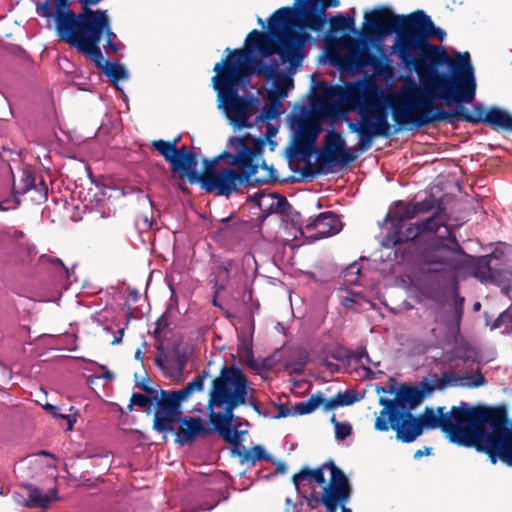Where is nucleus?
Masks as SVG:
<instances>
[{"instance_id": "obj_43", "label": "nucleus", "mask_w": 512, "mask_h": 512, "mask_svg": "<svg viewBox=\"0 0 512 512\" xmlns=\"http://www.w3.org/2000/svg\"><path fill=\"white\" fill-rule=\"evenodd\" d=\"M281 107L282 104L279 98L276 97L273 92H270L269 104L263 108L260 117L264 120H275L282 113V111L280 110Z\"/></svg>"}, {"instance_id": "obj_35", "label": "nucleus", "mask_w": 512, "mask_h": 512, "mask_svg": "<svg viewBox=\"0 0 512 512\" xmlns=\"http://www.w3.org/2000/svg\"><path fill=\"white\" fill-rule=\"evenodd\" d=\"M490 260L491 256H483L479 258L471 256V261L464 271L471 270L472 275L481 282L489 280L493 277Z\"/></svg>"}, {"instance_id": "obj_52", "label": "nucleus", "mask_w": 512, "mask_h": 512, "mask_svg": "<svg viewBox=\"0 0 512 512\" xmlns=\"http://www.w3.org/2000/svg\"><path fill=\"white\" fill-rule=\"evenodd\" d=\"M413 210L415 211V217L419 214H424L432 211L435 207L433 199H425L419 202H410Z\"/></svg>"}, {"instance_id": "obj_34", "label": "nucleus", "mask_w": 512, "mask_h": 512, "mask_svg": "<svg viewBox=\"0 0 512 512\" xmlns=\"http://www.w3.org/2000/svg\"><path fill=\"white\" fill-rule=\"evenodd\" d=\"M28 492L29 500L26 502V506L29 508H47L52 501V498L42 493V491L32 484H23L22 485ZM53 499H57V490L53 489L52 491Z\"/></svg>"}, {"instance_id": "obj_62", "label": "nucleus", "mask_w": 512, "mask_h": 512, "mask_svg": "<svg viewBox=\"0 0 512 512\" xmlns=\"http://www.w3.org/2000/svg\"><path fill=\"white\" fill-rule=\"evenodd\" d=\"M253 393L254 392L248 393V398H247L248 400L245 403V405L251 406L256 413L260 414V408H259L257 401L253 397Z\"/></svg>"}, {"instance_id": "obj_60", "label": "nucleus", "mask_w": 512, "mask_h": 512, "mask_svg": "<svg viewBox=\"0 0 512 512\" xmlns=\"http://www.w3.org/2000/svg\"><path fill=\"white\" fill-rule=\"evenodd\" d=\"M511 316L512 315L509 313L508 310L504 311L495 319V321L492 324V328L496 329L501 327V325L506 322V319Z\"/></svg>"}, {"instance_id": "obj_57", "label": "nucleus", "mask_w": 512, "mask_h": 512, "mask_svg": "<svg viewBox=\"0 0 512 512\" xmlns=\"http://www.w3.org/2000/svg\"><path fill=\"white\" fill-rule=\"evenodd\" d=\"M142 391L145 392V395L146 396H155L157 397L158 396V393L160 392V389L156 388V387H152L150 385L147 384L146 381H142L139 386H138Z\"/></svg>"}, {"instance_id": "obj_1", "label": "nucleus", "mask_w": 512, "mask_h": 512, "mask_svg": "<svg viewBox=\"0 0 512 512\" xmlns=\"http://www.w3.org/2000/svg\"><path fill=\"white\" fill-rule=\"evenodd\" d=\"M408 23L401 63L405 69L418 74L422 85L411 82L388 101H400L417 92H428L430 88L441 92V97L447 100L471 99L475 73L470 54L455 52L449 55L443 47L430 43V38L443 41L446 32L436 27L423 10L412 12Z\"/></svg>"}, {"instance_id": "obj_47", "label": "nucleus", "mask_w": 512, "mask_h": 512, "mask_svg": "<svg viewBox=\"0 0 512 512\" xmlns=\"http://www.w3.org/2000/svg\"><path fill=\"white\" fill-rule=\"evenodd\" d=\"M330 422L334 426L335 438L338 441H343L352 434V425L349 422H339L334 414L331 416Z\"/></svg>"}, {"instance_id": "obj_58", "label": "nucleus", "mask_w": 512, "mask_h": 512, "mask_svg": "<svg viewBox=\"0 0 512 512\" xmlns=\"http://www.w3.org/2000/svg\"><path fill=\"white\" fill-rule=\"evenodd\" d=\"M320 400L321 403L319 404V408H322L323 411L327 412L334 409V405H331L333 404V399L325 398L322 392H320Z\"/></svg>"}, {"instance_id": "obj_9", "label": "nucleus", "mask_w": 512, "mask_h": 512, "mask_svg": "<svg viewBox=\"0 0 512 512\" xmlns=\"http://www.w3.org/2000/svg\"><path fill=\"white\" fill-rule=\"evenodd\" d=\"M340 0H294L292 7H281L271 16L272 29L281 24L285 29H309L321 32L327 23L326 10L338 7Z\"/></svg>"}, {"instance_id": "obj_25", "label": "nucleus", "mask_w": 512, "mask_h": 512, "mask_svg": "<svg viewBox=\"0 0 512 512\" xmlns=\"http://www.w3.org/2000/svg\"><path fill=\"white\" fill-rule=\"evenodd\" d=\"M254 202L263 212L277 213L282 216H290L293 214V207L287 201L286 197L277 193H264L259 191L251 197Z\"/></svg>"}, {"instance_id": "obj_55", "label": "nucleus", "mask_w": 512, "mask_h": 512, "mask_svg": "<svg viewBox=\"0 0 512 512\" xmlns=\"http://www.w3.org/2000/svg\"><path fill=\"white\" fill-rule=\"evenodd\" d=\"M435 389H437L436 384L431 383L428 380L421 381L418 386V392H420V394L422 395L423 400L426 395L431 394Z\"/></svg>"}, {"instance_id": "obj_20", "label": "nucleus", "mask_w": 512, "mask_h": 512, "mask_svg": "<svg viewBox=\"0 0 512 512\" xmlns=\"http://www.w3.org/2000/svg\"><path fill=\"white\" fill-rule=\"evenodd\" d=\"M209 419L213 425L215 431L229 444L233 446V452L237 454V451H241L242 446V434L246 431H239L237 426L233 425L235 415L230 414H219L215 411L209 412Z\"/></svg>"}, {"instance_id": "obj_27", "label": "nucleus", "mask_w": 512, "mask_h": 512, "mask_svg": "<svg viewBox=\"0 0 512 512\" xmlns=\"http://www.w3.org/2000/svg\"><path fill=\"white\" fill-rule=\"evenodd\" d=\"M328 470L331 474L330 482L323 487V493L349 499L351 496V488L344 472L333 460L328 461Z\"/></svg>"}, {"instance_id": "obj_5", "label": "nucleus", "mask_w": 512, "mask_h": 512, "mask_svg": "<svg viewBox=\"0 0 512 512\" xmlns=\"http://www.w3.org/2000/svg\"><path fill=\"white\" fill-rule=\"evenodd\" d=\"M325 96L328 100L344 103L357 111L360 120L350 121L348 128L360 138L356 145L358 152L369 150L375 138H388L393 134L388 113L382 103V92L377 84L367 83L364 86L348 88L335 85L325 91ZM398 130L399 128L395 129L394 133Z\"/></svg>"}, {"instance_id": "obj_54", "label": "nucleus", "mask_w": 512, "mask_h": 512, "mask_svg": "<svg viewBox=\"0 0 512 512\" xmlns=\"http://www.w3.org/2000/svg\"><path fill=\"white\" fill-rule=\"evenodd\" d=\"M471 347L468 344H464L455 348V359L462 360L463 362L468 361L471 358Z\"/></svg>"}, {"instance_id": "obj_30", "label": "nucleus", "mask_w": 512, "mask_h": 512, "mask_svg": "<svg viewBox=\"0 0 512 512\" xmlns=\"http://www.w3.org/2000/svg\"><path fill=\"white\" fill-rule=\"evenodd\" d=\"M400 412H411L422 401V395L418 392V387L402 384L396 391Z\"/></svg>"}, {"instance_id": "obj_17", "label": "nucleus", "mask_w": 512, "mask_h": 512, "mask_svg": "<svg viewBox=\"0 0 512 512\" xmlns=\"http://www.w3.org/2000/svg\"><path fill=\"white\" fill-rule=\"evenodd\" d=\"M479 409L485 410L487 416V420L483 421L485 444L512 436V428L508 427V411L505 405L479 406Z\"/></svg>"}, {"instance_id": "obj_14", "label": "nucleus", "mask_w": 512, "mask_h": 512, "mask_svg": "<svg viewBox=\"0 0 512 512\" xmlns=\"http://www.w3.org/2000/svg\"><path fill=\"white\" fill-rule=\"evenodd\" d=\"M53 22V28L59 41L75 48L83 55L90 56L95 66L99 69L104 67V60L99 43L95 41V37L80 32L76 27L67 22L63 18L56 19Z\"/></svg>"}, {"instance_id": "obj_41", "label": "nucleus", "mask_w": 512, "mask_h": 512, "mask_svg": "<svg viewBox=\"0 0 512 512\" xmlns=\"http://www.w3.org/2000/svg\"><path fill=\"white\" fill-rule=\"evenodd\" d=\"M320 391L310 396L306 401L298 402L293 407V415H307L319 408Z\"/></svg>"}, {"instance_id": "obj_12", "label": "nucleus", "mask_w": 512, "mask_h": 512, "mask_svg": "<svg viewBox=\"0 0 512 512\" xmlns=\"http://www.w3.org/2000/svg\"><path fill=\"white\" fill-rule=\"evenodd\" d=\"M410 17L411 13L397 15L390 8L380 6L364 14L365 33L378 39L395 33L392 49L401 62L404 52L403 38L408 33Z\"/></svg>"}, {"instance_id": "obj_10", "label": "nucleus", "mask_w": 512, "mask_h": 512, "mask_svg": "<svg viewBox=\"0 0 512 512\" xmlns=\"http://www.w3.org/2000/svg\"><path fill=\"white\" fill-rule=\"evenodd\" d=\"M220 69L221 64H215L214 71L216 75L212 77L213 88L217 91L218 101H220L232 123L241 128L248 127L249 111L256 100L253 97H244L238 94L239 87L246 85L240 82L241 74L239 71L230 75H223Z\"/></svg>"}, {"instance_id": "obj_59", "label": "nucleus", "mask_w": 512, "mask_h": 512, "mask_svg": "<svg viewBox=\"0 0 512 512\" xmlns=\"http://www.w3.org/2000/svg\"><path fill=\"white\" fill-rule=\"evenodd\" d=\"M277 409H278V414L275 416V418H277V419L285 418L290 415H293V411H291V409L285 404H279Z\"/></svg>"}, {"instance_id": "obj_51", "label": "nucleus", "mask_w": 512, "mask_h": 512, "mask_svg": "<svg viewBox=\"0 0 512 512\" xmlns=\"http://www.w3.org/2000/svg\"><path fill=\"white\" fill-rule=\"evenodd\" d=\"M327 166L325 163H321L318 159L317 165H313L311 162H307L302 168L301 174L304 178H314L315 176L324 172V167Z\"/></svg>"}, {"instance_id": "obj_29", "label": "nucleus", "mask_w": 512, "mask_h": 512, "mask_svg": "<svg viewBox=\"0 0 512 512\" xmlns=\"http://www.w3.org/2000/svg\"><path fill=\"white\" fill-rule=\"evenodd\" d=\"M379 404L383 406V409L375 420V429L386 432L389 430V423L392 420H396L400 413L397 396H395L394 399L381 397L379 399Z\"/></svg>"}, {"instance_id": "obj_16", "label": "nucleus", "mask_w": 512, "mask_h": 512, "mask_svg": "<svg viewBox=\"0 0 512 512\" xmlns=\"http://www.w3.org/2000/svg\"><path fill=\"white\" fill-rule=\"evenodd\" d=\"M295 131L293 145L288 150V156L308 157L313 152L321 127L319 123L310 117L298 116L295 118Z\"/></svg>"}, {"instance_id": "obj_38", "label": "nucleus", "mask_w": 512, "mask_h": 512, "mask_svg": "<svg viewBox=\"0 0 512 512\" xmlns=\"http://www.w3.org/2000/svg\"><path fill=\"white\" fill-rule=\"evenodd\" d=\"M101 71L114 86H117L119 81H125L129 77L126 68L122 64L109 60H106V64H104Z\"/></svg>"}, {"instance_id": "obj_61", "label": "nucleus", "mask_w": 512, "mask_h": 512, "mask_svg": "<svg viewBox=\"0 0 512 512\" xmlns=\"http://www.w3.org/2000/svg\"><path fill=\"white\" fill-rule=\"evenodd\" d=\"M363 358H365L366 363H370V358H369V355H368V352L366 351V349H362L360 351H357L353 355V359L356 362H360L361 363Z\"/></svg>"}, {"instance_id": "obj_37", "label": "nucleus", "mask_w": 512, "mask_h": 512, "mask_svg": "<svg viewBox=\"0 0 512 512\" xmlns=\"http://www.w3.org/2000/svg\"><path fill=\"white\" fill-rule=\"evenodd\" d=\"M209 377L207 370L201 371L190 382H188L182 389L176 390L181 400L184 402L190 398L194 393H199L204 390L205 380Z\"/></svg>"}, {"instance_id": "obj_39", "label": "nucleus", "mask_w": 512, "mask_h": 512, "mask_svg": "<svg viewBox=\"0 0 512 512\" xmlns=\"http://www.w3.org/2000/svg\"><path fill=\"white\" fill-rule=\"evenodd\" d=\"M404 225H391V228L387 231L382 239L381 245L386 249H391L396 246L408 243L409 240L405 239L403 231Z\"/></svg>"}, {"instance_id": "obj_24", "label": "nucleus", "mask_w": 512, "mask_h": 512, "mask_svg": "<svg viewBox=\"0 0 512 512\" xmlns=\"http://www.w3.org/2000/svg\"><path fill=\"white\" fill-rule=\"evenodd\" d=\"M390 427L396 431L397 439L404 443L413 442L423 432L419 419L411 412H400L397 419L389 423Z\"/></svg>"}, {"instance_id": "obj_46", "label": "nucleus", "mask_w": 512, "mask_h": 512, "mask_svg": "<svg viewBox=\"0 0 512 512\" xmlns=\"http://www.w3.org/2000/svg\"><path fill=\"white\" fill-rule=\"evenodd\" d=\"M155 396H146L141 393H133L130 398L129 410H132V406H138L144 408L147 414L151 413L150 405L154 404Z\"/></svg>"}, {"instance_id": "obj_42", "label": "nucleus", "mask_w": 512, "mask_h": 512, "mask_svg": "<svg viewBox=\"0 0 512 512\" xmlns=\"http://www.w3.org/2000/svg\"><path fill=\"white\" fill-rule=\"evenodd\" d=\"M355 26L354 17L338 13L330 18V32L353 31Z\"/></svg>"}, {"instance_id": "obj_26", "label": "nucleus", "mask_w": 512, "mask_h": 512, "mask_svg": "<svg viewBox=\"0 0 512 512\" xmlns=\"http://www.w3.org/2000/svg\"><path fill=\"white\" fill-rule=\"evenodd\" d=\"M464 312V298L456 295L451 310H438L435 314V322L446 327L450 335L456 336L460 331V324Z\"/></svg>"}, {"instance_id": "obj_64", "label": "nucleus", "mask_w": 512, "mask_h": 512, "mask_svg": "<svg viewBox=\"0 0 512 512\" xmlns=\"http://www.w3.org/2000/svg\"><path fill=\"white\" fill-rule=\"evenodd\" d=\"M308 505L314 509L318 506V504L321 502V498H319L315 494H311V496L307 499Z\"/></svg>"}, {"instance_id": "obj_7", "label": "nucleus", "mask_w": 512, "mask_h": 512, "mask_svg": "<svg viewBox=\"0 0 512 512\" xmlns=\"http://www.w3.org/2000/svg\"><path fill=\"white\" fill-rule=\"evenodd\" d=\"M417 261L424 274L456 275L464 271L471 255L465 252L452 228L447 227L445 236L435 235L421 245Z\"/></svg>"}, {"instance_id": "obj_53", "label": "nucleus", "mask_w": 512, "mask_h": 512, "mask_svg": "<svg viewBox=\"0 0 512 512\" xmlns=\"http://www.w3.org/2000/svg\"><path fill=\"white\" fill-rule=\"evenodd\" d=\"M403 231L405 234V239H408L409 242H414L421 235L418 222L410 223L406 227L404 226Z\"/></svg>"}, {"instance_id": "obj_31", "label": "nucleus", "mask_w": 512, "mask_h": 512, "mask_svg": "<svg viewBox=\"0 0 512 512\" xmlns=\"http://www.w3.org/2000/svg\"><path fill=\"white\" fill-rule=\"evenodd\" d=\"M414 218L415 211L413 210L411 203L397 200L393 203L386 214L385 222L390 225H404L406 221Z\"/></svg>"}, {"instance_id": "obj_6", "label": "nucleus", "mask_w": 512, "mask_h": 512, "mask_svg": "<svg viewBox=\"0 0 512 512\" xmlns=\"http://www.w3.org/2000/svg\"><path fill=\"white\" fill-rule=\"evenodd\" d=\"M417 418L422 429L440 428L451 442L474 447L479 452L484 450L483 421L487 420V416L485 410L479 409V406L470 407L466 402H461L460 406H452L448 412L441 406L436 410L426 407Z\"/></svg>"}, {"instance_id": "obj_15", "label": "nucleus", "mask_w": 512, "mask_h": 512, "mask_svg": "<svg viewBox=\"0 0 512 512\" xmlns=\"http://www.w3.org/2000/svg\"><path fill=\"white\" fill-rule=\"evenodd\" d=\"M182 403L176 390L160 389L154 400L153 430L158 433L174 432V425L179 422V417L183 414Z\"/></svg>"}, {"instance_id": "obj_48", "label": "nucleus", "mask_w": 512, "mask_h": 512, "mask_svg": "<svg viewBox=\"0 0 512 512\" xmlns=\"http://www.w3.org/2000/svg\"><path fill=\"white\" fill-rule=\"evenodd\" d=\"M464 380V377L457 375L454 372H444L442 376L437 380L436 386L439 390H444L445 388L453 385H457L458 382Z\"/></svg>"}, {"instance_id": "obj_4", "label": "nucleus", "mask_w": 512, "mask_h": 512, "mask_svg": "<svg viewBox=\"0 0 512 512\" xmlns=\"http://www.w3.org/2000/svg\"><path fill=\"white\" fill-rule=\"evenodd\" d=\"M477 83L471 99L447 100L441 97V92L430 88L428 92H417L400 101H388L392 119L402 128L412 124L416 128L425 127L431 123L445 121H465L471 124H487L488 110L481 103L473 106L471 113L463 106L474 101Z\"/></svg>"}, {"instance_id": "obj_50", "label": "nucleus", "mask_w": 512, "mask_h": 512, "mask_svg": "<svg viewBox=\"0 0 512 512\" xmlns=\"http://www.w3.org/2000/svg\"><path fill=\"white\" fill-rule=\"evenodd\" d=\"M43 408H44V410L46 412L51 414L53 417L67 420V422H68L67 430H72L73 429V426H74V424L76 422V418H75L74 415L59 413L58 412V408L56 406L52 405V404H49V403H46L43 406Z\"/></svg>"}, {"instance_id": "obj_28", "label": "nucleus", "mask_w": 512, "mask_h": 512, "mask_svg": "<svg viewBox=\"0 0 512 512\" xmlns=\"http://www.w3.org/2000/svg\"><path fill=\"white\" fill-rule=\"evenodd\" d=\"M483 453H486L492 464L498 460L512 466V436L486 443Z\"/></svg>"}, {"instance_id": "obj_13", "label": "nucleus", "mask_w": 512, "mask_h": 512, "mask_svg": "<svg viewBox=\"0 0 512 512\" xmlns=\"http://www.w3.org/2000/svg\"><path fill=\"white\" fill-rule=\"evenodd\" d=\"M230 146L235 153L228 151L222 152L218 157L209 163H213V167L221 160L227 159L233 166L239 168L240 171L249 172L250 174H258L261 172V164L259 158L263 153L264 142L251 136L232 137L229 141Z\"/></svg>"}, {"instance_id": "obj_56", "label": "nucleus", "mask_w": 512, "mask_h": 512, "mask_svg": "<svg viewBox=\"0 0 512 512\" xmlns=\"http://www.w3.org/2000/svg\"><path fill=\"white\" fill-rule=\"evenodd\" d=\"M464 380H470V386L471 387H479L485 384L486 380L485 377L482 375L480 371H477L476 374L471 376H463Z\"/></svg>"}, {"instance_id": "obj_21", "label": "nucleus", "mask_w": 512, "mask_h": 512, "mask_svg": "<svg viewBox=\"0 0 512 512\" xmlns=\"http://www.w3.org/2000/svg\"><path fill=\"white\" fill-rule=\"evenodd\" d=\"M342 229L339 217L331 211L320 213L315 219L308 221L304 230L308 238L318 240L337 234Z\"/></svg>"}, {"instance_id": "obj_33", "label": "nucleus", "mask_w": 512, "mask_h": 512, "mask_svg": "<svg viewBox=\"0 0 512 512\" xmlns=\"http://www.w3.org/2000/svg\"><path fill=\"white\" fill-rule=\"evenodd\" d=\"M446 220L447 219L445 217V208L442 206V204H439L432 215H430L426 219L417 221L420 234H435L439 231L441 227H445L447 229L448 226L446 225Z\"/></svg>"}, {"instance_id": "obj_44", "label": "nucleus", "mask_w": 512, "mask_h": 512, "mask_svg": "<svg viewBox=\"0 0 512 512\" xmlns=\"http://www.w3.org/2000/svg\"><path fill=\"white\" fill-rule=\"evenodd\" d=\"M272 79H274V85L276 87L277 96L278 98H284L287 96V91L290 86H293V79L288 76L280 73L278 70V74L274 76Z\"/></svg>"}, {"instance_id": "obj_2", "label": "nucleus", "mask_w": 512, "mask_h": 512, "mask_svg": "<svg viewBox=\"0 0 512 512\" xmlns=\"http://www.w3.org/2000/svg\"><path fill=\"white\" fill-rule=\"evenodd\" d=\"M272 16L268 20L269 32H262L253 29L248 33L245 40V48L231 51L227 48V57L217 64H221L220 72L223 75H230L239 71L241 74L240 82L247 84L251 75H263L265 79L271 80L278 74L279 63L272 59L265 63L262 59L253 55L258 52L262 58L278 54L283 63H288L290 67L300 66L303 60L302 49L310 35L304 31L295 29H285L281 24H277L272 29Z\"/></svg>"}, {"instance_id": "obj_11", "label": "nucleus", "mask_w": 512, "mask_h": 512, "mask_svg": "<svg viewBox=\"0 0 512 512\" xmlns=\"http://www.w3.org/2000/svg\"><path fill=\"white\" fill-rule=\"evenodd\" d=\"M100 3H92L90 1H83L81 11L76 13L74 10L69 11L61 18L76 27L80 32L95 37V41L100 43L101 38L105 35L106 45L105 49L108 52L117 53L123 46L121 43H116V34L112 31L110 17L107 10L96 9L92 7Z\"/></svg>"}, {"instance_id": "obj_18", "label": "nucleus", "mask_w": 512, "mask_h": 512, "mask_svg": "<svg viewBox=\"0 0 512 512\" xmlns=\"http://www.w3.org/2000/svg\"><path fill=\"white\" fill-rule=\"evenodd\" d=\"M335 63L343 71H359L368 66L377 67L379 59L369 47L357 41H351L348 50L336 58Z\"/></svg>"}, {"instance_id": "obj_8", "label": "nucleus", "mask_w": 512, "mask_h": 512, "mask_svg": "<svg viewBox=\"0 0 512 512\" xmlns=\"http://www.w3.org/2000/svg\"><path fill=\"white\" fill-rule=\"evenodd\" d=\"M249 392H254V389L250 387L244 371L235 365H225L211 382L208 393L209 412L216 408L222 410L219 414H234L238 407L245 406Z\"/></svg>"}, {"instance_id": "obj_36", "label": "nucleus", "mask_w": 512, "mask_h": 512, "mask_svg": "<svg viewBox=\"0 0 512 512\" xmlns=\"http://www.w3.org/2000/svg\"><path fill=\"white\" fill-rule=\"evenodd\" d=\"M487 125L493 130H506L512 132V115L497 107L488 110Z\"/></svg>"}, {"instance_id": "obj_40", "label": "nucleus", "mask_w": 512, "mask_h": 512, "mask_svg": "<svg viewBox=\"0 0 512 512\" xmlns=\"http://www.w3.org/2000/svg\"><path fill=\"white\" fill-rule=\"evenodd\" d=\"M237 455L241 458V462L251 465H254L259 460L272 461V457L261 445H255L250 450H246L243 447L241 451H237Z\"/></svg>"}, {"instance_id": "obj_3", "label": "nucleus", "mask_w": 512, "mask_h": 512, "mask_svg": "<svg viewBox=\"0 0 512 512\" xmlns=\"http://www.w3.org/2000/svg\"><path fill=\"white\" fill-rule=\"evenodd\" d=\"M179 138L173 141L162 139L153 140L152 147L171 165L172 171L181 172L190 184L199 183L201 188L209 193L220 196H229L237 190L239 185L266 184L277 179V171L273 166H268L265 161L261 163V175L238 171L233 168L217 170L213 163L204 159L205 169L202 173L197 171V154L188 146L177 148Z\"/></svg>"}, {"instance_id": "obj_63", "label": "nucleus", "mask_w": 512, "mask_h": 512, "mask_svg": "<svg viewBox=\"0 0 512 512\" xmlns=\"http://www.w3.org/2000/svg\"><path fill=\"white\" fill-rule=\"evenodd\" d=\"M359 273H360V268L356 263L351 264L350 266H348L345 269V276H348V275H356L357 276Z\"/></svg>"}, {"instance_id": "obj_49", "label": "nucleus", "mask_w": 512, "mask_h": 512, "mask_svg": "<svg viewBox=\"0 0 512 512\" xmlns=\"http://www.w3.org/2000/svg\"><path fill=\"white\" fill-rule=\"evenodd\" d=\"M348 500L349 499L324 493H322L321 497V503L326 507L328 512H337L338 504H345Z\"/></svg>"}, {"instance_id": "obj_45", "label": "nucleus", "mask_w": 512, "mask_h": 512, "mask_svg": "<svg viewBox=\"0 0 512 512\" xmlns=\"http://www.w3.org/2000/svg\"><path fill=\"white\" fill-rule=\"evenodd\" d=\"M334 409L337 407H344L352 405L357 402L359 398L353 390H346L345 392H338L333 398Z\"/></svg>"}, {"instance_id": "obj_19", "label": "nucleus", "mask_w": 512, "mask_h": 512, "mask_svg": "<svg viewBox=\"0 0 512 512\" xmlns=\"http://www.w3.org/2000/svg\"><path fill=\"white\" fill-rule=\"evenodd\" d=\"M345 146V140L339 132L329 131L325 135L324 148L318 154V159L327 166L335 163L348 165L355 161L358 155L347 151Z\"/></svg>"}, {"instance_id": "obj_32", "label": "nucleus", "mask_w": 512, "mask_h": 512, "mask_svg": "<svg viewBox=\"0 0 512 512\" xmlns=\"http://www.w3.org/2000/svg\"><path fill=\"white\" fill-rule=\"evenodd\" d=\"M326 469H328V461L315 469H311L308 466H305L298 473L293 475L292 483L297 490L300 489L302 482L306 480H313L319 486H323L326 483L324 476V471Z\"/></svg>"}, {"instance_id": "obj_23", "label": "nucleus", "mask_w": 512, "mask_h": 512, "mask_svg": "<svg viewBox=\"0 0 512 512\" xmlns=\"http://www.w3.org/2000/svg\"><path fill=\"white\" fill-rule=\"evenodd\" d=\"M13 192L15 196L25 195L29 192H37V195L30 196V200L36 204H40L47 200L48 186L42 178L39 182H36L34 172L24 170L20 180L17 183L14 182Z\"/></svg>"}, {"instance_id": "obj_22", "label": "nucleus", "mask_w": 512, "mask_h": 512, "mask_svg": "<svg viewBox=\"0 0 512 512\" xmlns=\"http://www.w3.org/2000/svg\"><path fill=\"white\" fill-rule=\"evenodd\" d=\"M179 426L175 433V441L180 445L192 444L196 439L206 436L211 429L204 426L200 417H179Z\"/></svg>"}]
</instances>
